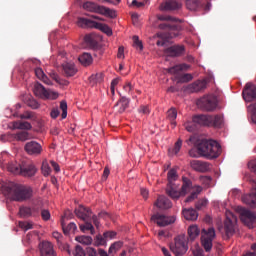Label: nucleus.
I'll list each match as a JSON object with an SVG mask.
<instances>
[{
  "label": "nucleus",
  "instance_id": "1",
  "mask_svg": "<svg viewBox=\"0 0 256 256\" xmlns=\"http://www.w3.org/2000/svg\"><path fill=\"white\" fill-rule=\"evenodd\" d=\"M161 21V46L173 45L175 37H179L181 31H183V27L179 25L181 20L168 15L161 16Z\"/></svg>",
  "mask_w": 256,
  "mask_h": 256
},
{
  "label": "nucleus",
  "instance_id": "2",
  "mask_svg": "<svg viewBox=\"0 0 256 256\" xmlns=\"http://www.w3.org/2000/svg\"><path fill=\"white\" fill-rule=\"evenodd\" d=\"M167 179L168 184L165 189L166 195L171 197L174 201H177L181 197H185V195L191 191L193 183L187 177L182 178L183 185L179 191V187L177 184H175V181L179 179V175L177 174V167H174L168 171Z\"/></svg>",
  "mask_w": 256,
  "mask_h": 256
},
{
  "label": "nucleus",
  "instance_id": "3",
  "mask_svg": "<svg viewBox=\"0 0 256 256\" xmlns=\"http://www.w3.org/2000/svg\"><path fill=\"white\" fill-rule=\"evenodd\" d=\"M188 145H194L200 157L207 159H217L221 155V144L215 140L202 139L198 140L196 136H190L187 140Z\"/></svg>",
  "mask_w": 256,
  "mask_h": 256
},
{
  "label": "nucleus",
  "instance_id": "4",
  "mask_svg": "<svg viewBox=\"0 0 256 256\" xmlns=\"http://www.w3.org/2000/svg\"><path fill=\"white\" fill-rule=\"evenodd\" d=\"M6 193L12 201L23 202L33 197V189L29 186L10 182L6 187Z\"/></svg>",
  "mask_w": 256,
  "mask_h": 256
},
{
  "label": "nucleus",
  "instance_id": "5",
  "mask_svg": "<svg viewBox=\"0 0 256 256\" xmlns=\"http://www.w3.org/2000/svg\"><path fill=\"white\" fill-rule=\"evenodd\" d=\"M8 171L14 175H22V177H33L37 173V168L31 162L10 163L8 164Z\"/></svg>",
  "mask_w": 256,
  "mask_h": 256
},
{
  "label": "nucleus",
  "instance_id": "6",
  "mask_svg": "<svg viewBox=\"0 0 256 256\" xmlns=\"http://www.w3.org/2000/svg\"><path fill=\"white\" fill-rule=\"evenodd\" d=\"M83 9H85V11H89L90 13H99V15H105L111 19H115V17H117L115 10H111L108 7L98 5L95 2H85L83 4Z\"/></svg>",
  "mask_w": 256,
  "mask_h": 256
},
{
  "label": "nucleus",
  "instance_id": "7",
  "mask_svg": "<svg viewBox=\"0 0 256 256\" xmlns=\"http://www.w3.org/2000/svg\"><path fill=\"white\" fill-rule=\"evenodd\" d=\"M174 245L170 246L171 251L175 256H183L189 250L188 241L189 238L185 234L178 235L174 239Z\"/></svg>",
  "mask_w": 256,
  "mask_h": 256
},
{
  "label": "nucleus",
  "instance_id": "8",
  "mask_svg": "<svg viewBox=\"0 0 256 256\" xmlns=\"http://www.w3.org/2000/svg\"><path fill=\"white\" fill-rule=\"evenodd\" d=\"M215 228L210 227L207 230L202 229L201 232V245L204 247L206 253H209L213 249V239H215Z\"/></svg>",
  "mask_w": 256,
  "mask_h": 256
},
{
  "label": "nucleus",
  "instance_id": "9",
  "mask_svg": "<svg viewBox=\"0 0 256 256\" xmlns=\"http://www.w3.org/2000/svg\"><path fill=\"white\" fill-rule=\"evenodd\" d=\"M238 211L240 213V220L242 223H244L246 227H249V229H253V227L256 226V213L243 207L238 208Z\"/></svg>",
  "mask_w": 256,
  "mask_h": 256
},
{
  "label": "nucleus",
  "instance_id": "10",
  "mask_svg": "<svg viewBox=\"0 0 256 256\" xmlns=\"http://www.w3.org/2000/svg\"><path fill=\"white\" fill-rule=\"evenodd\" d=\"M34 95H36V97H40V99L52 100H55L59 97V93L45 89V86L40 83H36L34 85Z\"/></svg>",
  "mask_w": 256,
  "mask_h": 256
},
{
  "label": "nucleus",
  "instance_id": "11",
  "mask_svg": "<svg viewBox=\"0 0 256 256\" xmlns=\"http://www.w3.org/2000/svg\"><path fill=\"white\" fill-rule=\"evenodd\" d=\"M197 105L202 111H215L217 109V98L213 95L204 96L197 101Z\"/></svg>",
  "mask_w": 256,
  "mask_h": 256
},
{
  "label": "nucleus",
  "instance_id": "12",
  "mask_svg": "<svg viewBox=\"0 0 256 256\" xmlns=\"http://www.w3.org/2000/svg\"><path fill=\"white\" fill-rule=\"evenodd\" d=\"M237 225V216L233 215L231 212L226 213V220L224 221V230L227 239L235 235V226Z\"/></svg>",
  "mask_w": 256,
  "mask_h": 256
},
{
  "label": "nucleus",
  "instance_id": "13",
  "mask_svg": "<svg viewBox=\"0 0 256 256\" xmlns=\"http://www.w3.org/2000/svg\"><path fill=\"white\" fill-rule=\"evenodd\" d=\"M177 221L175 216H167L165 214H161V237H171V225ZM163 227H167V229H163Z\"/></svg>",
  "mask_w": 256,
  "mask_h": 256
},
{
  "label": "nucleus",
  "instance_id": "14",
  "mask_svg": "<svg viewBox=\"0 0 256 256\" xmlns=\"http://www.w3.org/2000/svg\"><path fill=\"white\" fill-rule=\"evenodd\" d=\"M242 97L246 103L256 101V85L253 83H247L242 91Z\"/></svg>",
  "mask_w": 256,
  "mask_h": 256
},
{
  "label": "nucleus",
  "instance_id": "15",
  "mask_svg": "<svg viewBox=\"0 0 256 256\" xmlns=\"http://www.w3.org/2000/svg\"><path fill=\"white\" fill-rule=\"evenodd\" d=\"M24 149L28 155H33L34 157H37L43 153V146H41L37 141L27 142Z\"/></svg>",
  "mask_w": 256,
  "mask_h": 256
},
{
  "label": "nucleus",
  "instance_id": "16",
  "mask_svg": "<svg viewBox=\"0 0 256 256\" xmlns=\"http://www.w3.org/2000/svg\"><path fill=\"white\" fill-rule=\"evenodd\" d=\"M186 8L189 11H199V9H205L206 11L211 10V2H207L206 5H203L201 0H186Z\"/></svg>",
  "mask_w": 256,
  "mask_h": 256
},
{
  "label": "nucleus",
  "instance_id": "17",
  "mask_svg": "<svg viewBox=\"0 0 256 256\" xmlns=\"http://www.w3.org/2000/svg\"><path fill=\"white\" fill-rule=\"evenodd\" d=\"M168 57H183L185 55V45H172L164 50Z\"/></svg>",
  "mask_w": 256,
  "mask_h": 256
},
{
  "label": "nucleus",
  "instance_id": "18",
  "mask_svg": "<svg viewBox=\"0 0 256 256\" xmlns=\"http://www.w3.org/2000/svg\"><path fill=\"white\" fill-rule=\"evenodd\" d=\"M190 167L198 173H207V171H211V164L201 160H192L190 162Z\"/></svg>",
  "mask_w": 256,
  "mask_h": 256
},
{
  "label": "nucleus",
  "instance_id": "19",
  "mask_svg": "<svg viewBox=\"0 0 256 256\" xmlns=\"http://www.w3.org/2000/svg\"><path fill=\"white\" fill-rule=\"evenodd\" d=\"M74 213L78 219H81L82 221H89L91 217L93 216V212L91 211V208H87L85 206L80 205L78 208L74 210Z\"/></svg>",
  "mask_w": 256,
  "mask_h": 256
},
{
  "label": "nucleus",
  "instance_id": "20",
  "mask_svg": "<svg viewBox=\"0 0 256 256\" xmlns=\"http://www.w3.org/2000/svg\"><path fill=\"white\" fill-rule=\"evenodd\" d=\"M205 89H207V80H196L187 86L189 93H200V91H205Z\"/></svg>",
  "mask_w": 256,
  "mask_h": 256
},
{
  "label": "nucleus",
  "instance_id": "21",
  "mask_svg": "<svg viewBox=\"0 0 256 256\" xmlns=\"http://www.w3.org/2000/svg\"><path fill=\"white\" fill-rule=\"evenodd\" d=\"M161 197H158L154 203V214L151 217V223H154L158 227H161Z\"/></svg>",
  "mask_w": 256,
  "mask_h": 256
},
{
  "label": "nucleus",
  "instance_id": "22",
  "mask_svg": "<svg viewBox=\"0 0 256 256\" xmlns=\"http://www.w3.org/2000/svg\"><path fill=\"white\" fill-rule=\"evenodd\" d=\"M40 255L41 256H57L55 250L53 249V244L51 242H42L40 244Z\"/></svg>",
  "mask_w": 256,
  "mask_h": 256
},
{
  "label": "nucleus",
  "instance_id": "23",
  "mask_svg": "<svg viewBox=\"0 0 256 256\" xmlns=\"http://www.w3.org/2000/svg\"><path fill=\"white\" fill-rule=\"evenodd\" d=\"M161 7L164 11H179L183 7V4L176 0H167L165 3H162Z\"/></svg>",
  "mask_w": 256,
  "mask_h": 256
},
{
  "label": "nucleus",
  "instance_id": "24",
  "mask_svg": "<svg viewBox=\"0 0 256 256\" xmlns=\"http://www.w3.org/2000/svg\"><path fill=\"white\" fill-rule=\"evenodd\" d=\"M192 119L195 125H200L202 127H209V121H211L210 115H203V114L196 115Z\"/></svg>",
  "mask_w": 256,
  "mask_h": 256
},
{
  "label": "nucleus",
  "instance_id": "25",
  "mask_svg": "<svg viewBox=\"0 0 256 256\" xmlns=\"http://www.w3.org/2000/svg\"><path fill=\"white\" fill-rule=\"evenodd\" d=\"M62 68L66 77H73L77 74V68L75 67V63L66 62L62 64Z\"/></svg>",
  "mask_w": 256,
  "mask_h": 256
},
{
  "label": "nucleus",
  "instance_id": "26",
  "mask_svg": "<svg viewBox=\"0 0 256 256\" xmlns=\"http://www.w3.org/2000/svg\"><path fill=\"white\" fill-rule=\"evenodd\" d=\"M182 215L186 221H197V218L199 217V213L193 208L183 209Z\"/></svg>",
  "mask_w": 256,
  "mask_h": 256
},
{
  "label": "nucleus",
  "instance_id": "27",
  "mask_svg": "<svg viewBox=\"0 0 256 256\" xmlns=\"http://www.w3.org/2000/svg\"><path fill=\"white\" fill-rule=\"evenodd\" d=\"M96 24L97 22L86 18H78L77 21L78 27H82V29H95Z\"/></svg>",
  "mask_w": 256,
  "mask_h": 256
},
{
  "label": "nucleus",
  "instance_id": "28",
  "mask_svg": "<svg viewBox=\"0 0 256 256\" xmlns=\"http://www.w3.org/2000/svg\"><path fill=\"white\" fill-rule=\"evenodd\" d=\"M223 125V115L217 114L215 116L210 115L209 127H221Z\"/></svg>",
  "mask_w": 256,
  "mask_h": 256
},
{
  "label": "nucleus",
  "instance_id": "29",
  "mask_svg": "<svg viewBox=\"0 0 256 256\" xmlns=\"http://www.w3.org/2000/svg\"><path fill=\"white\" fill-rule=\"evenodd\" d=\"M129 107V99L122 97L115 105L118 113H125V110Z\"/></svg>",
  "mask_w": 256,
  "mask_h": 256
},
{
  "label": "nucleus",
  "instance_id": "30",
  "mask_svg": "<svg viewBox=\"0 0 256 256\" xmlns=\"http://www.w3.org/2000/svg\"><path fill=\"white\" fill-rule=\"evenodd\" d=\"M242 201L246 205H249V207H256V193L244 195Z\"/></svg>",
  "mask_w": 256,
  "mask_h": 256
},
{
  "label": "nucleus",
  "instance_id": "31",
  "mask_svg": "<svg viewBox=\"0 0 256 256\" xmlns=\"http://www.w3.org/2000/svg\"><path fill=\"white\" fill-rule=\"evenodd\" d=\"M13 129H20L24 131H30L33 126H31V123L29 122H23V121H14L12 123Z\"/></svg>",
  "mask_w": 256,
  "mask_h": 256
},
{
  "label": "nucleus",
  "instance_id": "32",
  "mask_svg": "<svg viewBox=\"0 0 256 256\" xmlns=\"http://www.w3.org/2000/svg\"><path fill=\"white\" fill-rule=\"evenodd\" d=\"M84 41L86 45L90 47V49H99V43L97 42V40H95V37H93V35L87 34L84 37Z\"/></svg>",
  "mask_w": 256,
  "mask_h": 256
},
{
  "label": "nucleus",
  "instance_id": "33",
  "mask_svg": "<svg viewBox=\"0 0 256 256\" xmlns=\"http://www.w3.org/2000/svg\"><path fill=\"white\" fill-rule=\"evenodd\" d=\"M35 75L40 79V81H43L46 85H53V82L50 81V79L45 75V72H43V69L36 68L35 69Z\"/></svg>",
  "mask_w": 256,
  "mask_h": 256
},
{
  "label": "nucleus",
  "instance_id": "34",
  "mask_svg": "<svg viewBox=\"0 0 256 256\" xmlns=\"http://www.w3.org/2000/svg\"><path fill=\"white\" fill-rule=\"evenodd\" d=\"M78 61L81 63V65H84V67H88V65L93 63V57L89 53H83L81 56H79Z\"/></svg>",
  "mask_w": 256,
  "mask_h": 256
},
{
  "label": "nucleus",
  "instance_id": "35",
  "mask_svg": "<svg viewBox=\"0 0 256 256\" xmlns=\"http://www.w3.org/2000/svg\"><path fill=\"white\" fill-rule=\"evenodd\" d=\"M61 225H62L64 235H69V233L71 232L75 233V231H77V224L73 222L65 226V222L62 221Z\"/></svg>",
  "mask_w": 256,
  "mask_h": 256
},
{
  "label": "nucleus",
  "instance_id": "36",
  "mask_svg": "<svg viewBox=\"0 0 256 256\" xmlns=\"http://www.w3.org/2000/svg\"><path fill=\"white\" fill-rule=\"evenodd\" d=\"M84 222L85 224H80V231H82V233H85V231H90L91 235H95V227H93V224L89 222V220Z\"/></svg>",
  "mask_w": 256,
  "mask_h": 256
},
{
  "label": "nucleus",
  "instance_id": "37",
  "mask_svg": "<svg viewBox=\"0 0 256 256\" xmlns=\"http://www.w3.org/2000/svg\"><path fill=\"white\" fill-rule=\"evenodd\" d=\"M189 66L188 64H178V65H175L174 67L170 68L169 69V73H173L174 75H177V73H179V71H187V69H189Z\"/></svg>",
  "mask_w": 256,
  "mask_h": 256
},
{
  "label": "nucleus",
  "instance_id": "38",
  "mask_svg": "<svg viewBox=\"0 0 256 256\" xmlns=\"http://www.w3.org/2000/svg\"><path fill=\"white\" fill-rule=\"evenodd\" d=\"M199 233H200L199 228L195 225H192L188 228V235L191 241H195V239L199 237Z\"/></svg>",
  "mask_w": 256,
  "mask_h": 256
},
{
  "label": "nucleus",
  "instance_id": "39",
  "mask_svg": "<svg viewBox=\"0 0 256 256\" xmlns=\"http://www.w3.org/2000/svg\"><path fill=\"white\" fill-rule=\"evenodd\" d=\"M94 29H99L100 31H103V33H106V35H108L109 37L110 35H113V30H111L110 27L107 26V24L96 22Z\"/></svg>",
  "mask_w": 256,
  "mask_h": 256
},
{
  "label": "nucleus",
  "instance_id": "40",
  "mask_svg": "<svg viewBox=\"0 0 256 256\" xmlns=\"http://www.w3.org/2000/svg\"><path fill=\"white\" fill-rule=\"evenodd\" d=\"M123 247V242L122 241H116L111 246L109 247L108 253L109 255H113L119 251Z\"/></svg>",
  "mask_w": 256,
  "mask_h": 256
},
{
  "label": "nucleus",
  "instance_id": "41",
  "mask_svg": "<svg viewBox=\"0 0 256 256\" xmlns=\"http://www.w3.org/2000/svg\"><path fill=\"white\" fill-rule=\"evenodd\" d=\"M75 239L82 245H91V243H93V238L91 236H77Z\"/></svg>",
  "mask_w": 256,
  "mask_h": 256
},
{
  "label": "nucleus",
  "instance_id": "42",
  "mask_svg": "<svg viewBox=\"0 0 256 256\" xmlns=\"http://www.w3.org/2000/svg\"><path fill=\"white\" fill-rule=\"evenodd\" d=\"M41 171L44 177H49V175H51V166H49V162L47 160L42 162Z\"/></svg>",
  "mask_w": 256,
  "mask_h": 256
},
{
  "label": "nucleus",
  "instance_id": "43",
  "mask_svg": "<svg viewBox=\"0 0 256 256\" xmlns=\"http://www.w3.org/2000/svg\"><path fill=\"white\" fill-rule=\"evenodd\" d=\"M95 247H103L107 245V240H105V236L103 237L101 234L97 235L94 239Z\"/></svg>",
  "mask_w": 256,
  "mask_h": 256
},
{
  "label": "nucleus",
  "instance_id": "44",
  "mask_svg": "<svg viewBox=\"0 0 256 256\" xmlns=\"http://www.w3.org/2000/svg\"><path fill=\"white\" fill-rule=\"evenodd\" d=\"M167 118L171 121L172 125H175V119H177V109L171 108L168 110Z\"/></svg>",
  "mask_w": 256,
  "mask_h": 256
},
{
  "label": "nucleus",
  "instance_id": "45",
  "mask_svg": "<svg viewBox=\"0 0 256 256\" xmlns=\"http://www.w3.org/2000/svg\"><path fill=\"white\" fill-rule=\"evenodd\" d=\"M173 207V203L169 198L162 196L161 198V209H171Z\"/></svg>",
  "mask_w": 256,
  "mask_h": 256
},
{
  "label": "nucleus",
  "instance_id": "46",
  "mask_svg": "<svg viewBox=\"0 0 256 256\" xmlns=\"http://www.w3.org/2000/svg\"><path fill=\"white\" fill-rule=\"evenodd\" d=\"M193 80V75L191 74H182L177 77L178 83H189Z\"/></svg>",
  "mask_w": 256,
  "mask_h": 256
},
{
  "label": "nucleus",
  "instance_id": "47",
  "mask_svg": "<svg viewBox=\"0 0 256 256\" xmlns=\"http://www.w3.org/2000/svg\"><path fill=\"white\" fill-rule=\"evenodd\" d=\"M207 205H209V201L205 198H202L196 202L195 207L198 211H201V209H205Z\"/></svg>",
  "mask_w": 256,
  "mask_h": 256
},
{
  "label": "nucleus",
  "instance_id": "48",
  "mask_svg": "<svg viewBox=\"0 0 256 256\" xmlns=\"http://www.w3.org/2000/svg\"><path fill=\"white\" fill-rule=\"evenodd\" d=\"M31 208L29 207H20L19 209V215L20 217H23V218H27V217H31Z\"/></svg>",
  "mask_w": 256,
  "mask_h": 256
},
{
  "label": "nucleus",
  "instance_id": "49",
  "mask_svg": "<svg viewBox=\"0 0 256 256\" xmlns=\"http://www.w3.org/2000/svg\"><path fill=\"white\" fill-rule=\"evenodd\" d=\"M27 139H29L28 132L22 131V132H19L15 135V140L16 141H27Z\"/></svg>",
  "mask_w": 256,
  "mask_h": 256
},
{
  "label": "nucleus",
  "instance_id": "50",
  "mask_svg": "<svg viewBox=\"0 0 256 256\" xmlns=\"http://www.w3.org/2000/svg\"><path fill=\"white\" fill-rule=\"evenodd\" d=\"M60 109L62 111V114H61L62 119H67V101L62 100L60 102Z\"/></svg>",
  "mask_w": 256,
  "mask_h": 256
},
{
  "label": "nucleus",
  "instance_id": "51",
  "mask_svg": "<svg viewBox=\"0 0 256 256\" xmlns=\"http://www.w3.org/2000/svg\"><path fill=\"white\" fill-rule=\"evenodd\" d=\"M150 41H151L152 45H155V43H156V45L159 47V45H161V32H158L154 36H152L150 38Z\"/></svg>",
  "mask_w": 256,
  "mask_h": 256
},
{
  "label": "nucleus",
  "instance_id": "52",
  "mask_svg": "<svg viewBox=\"0 0 256 256\" xmlns=\"http://www.w3.org/2000/svg\"><path fill=\"white\" fill-rule=\"evenodd\" d=\"M19 227H20V229H23V231H29V229H33V223L20 221Z\"/></svg>",
  "mask_w": 256,
  "mask_h": 256
},
{
  "label": "nucleus",
  "instance_id": "53",
  "mask_svg": "<svg viewBox=\"0 0 256 256\" xmlns=\"http://www.w3.org/2000/svg\"><path fill=\"white\" fill-rule=\"evenodd\" d=\"M184 127H185L186 131H189V133H193V131H195V129H197V124H195L192 119V122H186L184 124Z\"/></svg>",
  "mask_w": 256,
  "mask_h": 256
},
{
  "label": "nucleus",
  "instance_id": "54",
  "mask_svg": "<svg viewBox=\"0 0 256 256\" xmlns=\"http://www.w3.org/2000/svg\"><path fill=\"white\" fill-rule=\"evenodd\" d=\"M133 43L136 49H139V51H143V42L139 40V36H133Z\"/></svg>",
  "mask_w": 256,
  "mask_h": 256
},
{
  "label": "nucleus",
  "instance_id": "55",
  "mask_svg": "<svg viewBox=\"0 0 256 256\" xmlns=\"http://www.w3.org/2000/svg\"><path fill=\"white\" fill-rule=\"evenodd\" d=\"M28 107H31V109H39V102L33 98H29L27 101Z\"/></svg>",
  "mask_w": 256,
  "mask_h": 256
},
{
  "label": "nucleus",
  "instance_id": "56",
  "mask_svg": "<svg viewBox=\"0 0 256 256\" xmlns=\"http://www.w3.org/2000/svg\"><path fill=\"white\" fill-rule=\"evenodd\" d=\"M90 79L91 81H94V83H103V73L92 75Z\"/></svg>",
  "mask_w": 256,
  "mask_h": 256
},
{
  "label": "nucleus",
  "instance_id": "57",
  "mask_svg": "<svg viewBox=\"0 0 256 256\" xmlns=\"http://www.w3.org/2000/svg\"><path fill=\"white\" fill-rule=\"evenodd\" d=\"M41 217L43 221H49L51 219V212H49V210L43 209L41 210Z\"/></svg>",
  "mask_w": 256,
  "mask_h": 256
},
{
  "label": "nucleus",
  "instance_id": "58",
  "mask_svg": "<svg viewBox=\"0 0 256 256\" xmlns=\"http://www.w3.org/2000/svg\"><path fill=\"white\" fill-rule=\"evenodd\" d=\"M154 29H161V15H157V18L152 22Z\"/></svg>",
  "mask_w": 256,
  "mask_h": 256
},
{
  "label": "nucleus",
  "instance_id": "59",
  "mask_svg": "<svg viewBox=\"0 0 256 256\" xmlns=\"http://www.w3.org/2000/svg\"><path fill=\"white\" fill-rule=\"evenodd\" d=\"M117 236V232L115 231H108V232H104L103 237L105 239H115V237Z\"/></svg>",
  "mask_w": 256,
  "mask_h": 256
},
{
  "label": "nucleus",
  "instance_id": "60",
  "mask_svg": "<svg viewBox=\"0 0 256 256\" xmlns=\"http://www.w3.org/2000/svg\"><path fill=\"white\" fill-rule=\"evenodd\" d=\"M182 145H183V141H181V139H179V140L175 143L174 149H173L175 155H177V153H179V151H181Z\"/></svg>",
  "mask_w": 256,
  "mask_h": 256
},
{
  "label": "nucleus",
  "instance_id": "61",
  "mask_svg": "<svg viewBox=\"0 0 256 256\" xmlns=\"http://www.w3.org/2000/svg\"><path fill=\"white\" fill-rule=\"evenodd\" d=\"M74 256H85V250H83V247L77 245Z\"/></svg>",
  "mask_w": 256,
  "mask_h": 256
},
{
  "label": "nucleus",
  "instance_id": "62",
  "mask_svg": "<svg viewBox=\"0 0 256 256\" xmlns=\"http://www.w3.org/2000/svg\"><path fill=\"white\" fill-rule=\"evenodd\" d=\"M248 168L250 169V171H252L253 173H256V160H250L248 162Z\"/></svg>",
  "mask_w": 256,
  "mask_h": 256
},
{
  "label": "nucleus",
  "instance_id": "63",
  "mask_svg": "<svg viewBox=\"0 0 256 256\" xmlns=\"http://www.w3.org/2000/svg\"><path fill=\"white\" fill-rule=\"evenodd\" d=\"M248 112L250 115H256V102L248 106Z\"/></svg>",
  "mask_w": 256,
  "mask_h": 256
},
{
  "label": "nucleus",
  "instance_id": "64",
  "mask_svg": "<svg viewBox=\"0 0 256 256\" xmlns=\"http://www.w3.org/2000/svg\"><path fill=\"white\" fill-rule=\"evenodd\" d=\"M20 119H33V112L26 111L24 114L19 116Z\"/></svg>",
  "mask_w": 256,
  "mask_h": 256
}]
</instances>
